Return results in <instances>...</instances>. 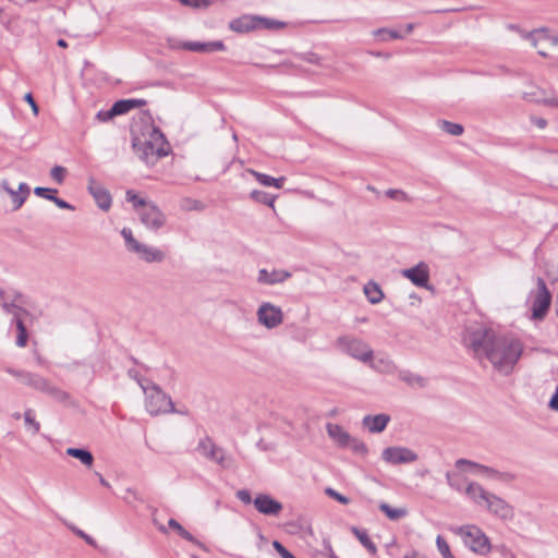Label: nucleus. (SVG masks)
I'll list each match as a JSON object with an SVG mask.
<instances>
[{
    "label": "nucleus",
    "instance_id": "52",
    "mask_svg": "<svg viewBox=\"0 0 558 558\" xmlns=\"http://www.w3.org/2000/svg\"><path fill=\"white\" fill-rule=\"evenodd\" d=\"M348 447L357 453H366L367 452V448H366L365 444L363 441H360V440L353 438V437H352L351 445H349Z\"/></svg>",
    "mask_w": 558,
    "mask_h": 558
},
{
    "label": "nucleus",
    "instance_id": "61",
    "mask_svg": "<svg viewBox=\"0 0 558 558\" xmlns=\"http://www.w3.org/2000/svg\"><path fill=\"white\" fill-rule=\"evenodd\" d=\"M531 121L534 125H536L539 129H544L547 125V121L544 118L532 117Z\"/></svg>",
    "mask_w": 558,
    "mask_h": 558
},
{
    "label": "nucleus",
    "instance_id": "32",
    "mask_svg": "<svg viewBox=\"0 0 558 558\" xmlns=\"http://www.w3.org/2000/svg\"><path fill=\"white\" fill-rule=\"evenodd\" d=\"M379 510L383 511L392 521L400 520L408 514V510L405 508H391L386 502H381L379 505Z\"/></svg>",
    "mask_w": 558,
    "mask_h": 558
},
{
    "label": "nucleus",
    "instance_id": "10",
    "mask_svg": "<svg viewBox=\"0 0 558 558\" xmlns=\"http://www.w3.org/2000/svg\"><path fill=\"white\" fill-rule=\"evenodd\" d=\"M551 302V295L548 291L545 281L542 278L537 279V291L532 301V318L541 320L547 314Z\"/></svg>",
    "mask_w": 558,
    "mask_h": 558
},
{
    "label": "nucleus",
    "instance_id": "39",
    "mask_svg": "<svg viewBox=\"0 0 558 558\" xmlns=\"http://www.w3.org/2000/svg\"><path fill=\"white\" fill-rule=\"evenodd\" d=\"M436 545H437V548H438L439 553L441 554L442 558H454L450 551V547H449L448 543L441 535L437 536Z\"/></svg>",
    "mask_w": 558,
    "mask_h": 558
},
{
    "label": "nucleus",
    "instance_id": "9",
    "mask_svg": "<svg viewBox=\"0 0 558 558\" xmlns=\"http://www.w3.org/2000/svg\"><path fill=\"white\" fill-rule=\"evenodd\" d=\"M195 450L205 459L219 464L222 468L230 465L223 448L215 444L211 437L205 435L198 440Z\"/></svg>",
    "mask_w": 558,
    "mask_h": 558
},
{
    "label": "nucleus",
    "instance_id": "14",
    "mask_svg": "<svg viewBox=\"0 0 558 558\" xmlns=\"http://www.w3.org/2000/svg\"><path fill=\"white\" fill-rule=\"evenodd\" d=\"M87 190L101 210L108 211L110 209L112 197L110 192L101 182L96 180L94 177H88Z\"/></svg>",
    "mask_w": 558,
    "mask_h": 558
},
{
    "label": "nucleus",
    "instance_id": "3",
    "mask_svg": "<svg viewBox=\"0 0 558 558\" xmlns=\"http://www.w3.org/2000/svg\"><path fill=\"white\" fill-rule=\"evenodd\" d=\"M125 198L128 202L132 203L141 222L146 228L159 230L166 225V215L154 202L140 197L133 190L126 191Z\"/></svg>",
    "mask_w": 558,
    "mask_h": 558
},
{
    "label": "nucleus",
    "instance_id": "20",
    "mask_svg": "<svg viewBox=\"0 0 558 558\" xmlns=\"http://www.w3.org/2000/svg\"><path fill=\"white\" fill-rule=\"evenodd\" d=\"M328 436L340 447L347 448L351 445V435L338 424L328 423L326 425Z\"/></svg>",
    "mask_w": 558,
    "mask_h": 558
},
{
    "label": "nucleus",
    "instance_id": "12",
    "mask_svg": "<svg viewBox=\"0 0 558 558\" xmlns=\"http://www.w3.org/2000/svg\"><path fill=\"white\" fill-rule=\"evenodd\" d=\"M486 510L502 521H511L514 518V508L501 497L490 493L484 504Z\"/></svg>",
    "mask_w": 558,
    "mask_h": 558
},
{
    "label": "nucleus",
    "instance_id": "22",
    "mask_svg": "<svg viewBox=\"0 0 558 558\" xmlns=\"http://www.w3.org/2000/svg\"><path fill=\"white\" fill-rule=\"evenodd\" d=\"M390 416L387 414L366 415L363 418V426L369 433H381L388 425Z\"/></svg>",
    "mask_w": 558,
    "mask_h": 558
},
{
    "label": "nucleus",
    "instance_id": "29",
    "mask_svg": "<svg viewBox=\"0 0 558 558\" xmlns=\"http://www.w3.org/2000/svg\"><path fill=\"white\" fill-rule=\"evenodd\" d=\"M364 294L372 304H377L384 299V292L375 281H368L364 286Z\"/></svg>",
    "mask_w": 558,
    "mask_h": 558
},
{
    "label": "nucleus",
    "instance_id": "33",
    "mask_svg": "<svg viewBox=\"0 0 558 558\" xmlns=\"http://www.w3.org/2000/svg\"><path fill=\"white\" fill-rule=\"evenodd\" d=\"M439 128L447 134L452 136H460L464 132V128L460 123L447 121V120H440Z\"/></svg>",
    "mask_w": 558,
    "mask_h": 558
},
{
    "label": "nucleus",
    "instance_id": "63",
    "mask_svg": "<svg viewBox=\"0 0 558 558\" xmlns=\"http://www.w3.org/2000/svg\"><path fill=\"white\" fill-rule=\"evenodd\" d=\"M15 376H16L17 380H26L27 379L28 381H31V384L36 383V380L34 378H29L28 374L16 373Z\"/></svg>",
    "mask_w": 558,
    "mask_h": 558
},
{
    "label": "nucleus",
    "instance_id": "41",
    "mask_svg": "<svg viewBox=\"0 0 558 558\" xmlns=\"http://www.w3.org/2000/svg\"><path fill=\"white\" fill-rule=\"evenodd\" d=\"M66 170L62 166H54L50 170V177L53 181H56L58 184H62L65 178Z\"/></svg>",
    "mask_w": 558,
    "mask_h": 558
},
{
    "label": "nucleus",
    "instance_id": "13",
    "mask_svg": "<svg viewBox=\"0 0 558 558\" xmlns=\"http://www.w3.org/2000/svg\"><path fill=\"white\" fill-rule=\"evenodd\" d=\"M381 458L389 464H405L417 460V454L407 447H387L383 450Z\"/></svg>",
    "mask_w": 558,
    "mask_h": 558
},
{
    "label": "nucleus",
    "instance_id": "48",
    "mask_svg": "<svg viewBox=\"0 0 558 558\" xmlns=\"http://www.w3.org/2000/svg\"><path fill=\"white\" fill-rule=\"evenodd\" d=\"M180 2L183 5L196 9L207 8L210 4V0H180Z\"/></svg>",
    "mask_w": 558,
    "mask_h": 558
},
{
    "label": "nucleus",
    "instance_id": "1",
    "mask_svg": "<svg viewBox=\"0 0 558 558\" xmlns=\"http://www.w3.org/2000/svg\"><path fill=\"white\" fill-rule=\"evenodd\" d=\"M463 341L477 359L486 357L493 367L502 374H510L523 352L522 342L508 335H497L483 326L469 328Z\"/></svg>",
    "mask_w": 558,
    "mask_h": 558
},
{
    "label": "nucleus",
    "instance_id": "56",
    "mask_svg": "<svg viewBox=\"0 0 558 558\" xmlns=\"http://www.w3.org/2000/svg\"><path fill=\"white\" fill-rule=\"evenodd\" d=\"M179 535L184 538L185 541L192 543V544H195L197 546H201V542L194 537L189 531H186L185 529H183V531H181L179 533Z\"/></svg>",
    "mask_w": 558,
    "mask_h": 558
},
{
    "label": "nucleus",
    "instance_id": "49",
    "mask_svg": "<svg viewBox=\"0 0 558 558\" xmlns=\"http://www.w3.org/2000/svg\"><path fill=\"white\" fill-rule=\"evenodd\" d=\"M272 547L281 558H295L279 541H274Z\"/></svg>",
    "mask_w": 558,
    "mask_h": 558
},
{
    "label": "nucleus",
    "instance_id": "2",
    "mask_svg": "<svg viewBox=\"0 0 558 558\" xmlns=\"http://www.w3.org/2000/svg\"><path fill=\"white\" fill-rule=\"evenodd\" d=\"M132 133L133 148L146 163L154 165L158 159L168 155L169 144L158 128L147 124L140 134L136 133L135 129L132 130Z\"/></svg>",
    "mask_w": 558,
    "mask_h": 558
},
{
    "label": "nucleus",
    "instance_id": "44",
    "mask_svg": "<svg viewBox=\"0 0 558 558\" xmlns=\"http://www.w3.org/2000/svg\"><path fill=\"white\" fill-rule=\"evenodd\" d=\"M386 196L391 199L399 201V202H408L409 201V196L405 192H403L401 190H396V189L387 190Z\"/></svg>",
    "mask_w": 558,
    "mask_h": 558
},
{
    "label": "nucleus",
    "instance_id": "54",
    "mask_svg": "<svg viewBox=\"0 0 558 558\" xmlns=\"http://www.w3.org/2000/svg\"><path fill=\"white\" fill-rule=\"evenodd\" d=\"M236 497L244 504L248 505L252 502L251 493L247 489H240L236 492Z\"/></svg>",
    "mask_w": 558,
    "mask_h": 558
},
{
    "label": "nucleus",
    "instance_id": "55",
    "mask_svg": "<svg viewBox=\"0 0 558 558\" xmlns=\"http://www.w3.org/2000/svg\"><path fill=\"white\" fill-rule=\"evenodd\" d=\"M179 535L184 538L185 541L192 543V544H195L197 546H201V542L194 537L189 531H186L185 529H183V531H181L179 533Z\"/></svg>",
    "mask_w": 558,
    "mask_h": 558
},
{
    "label": "nucleus",
    "instance_id": "7",
    "mask_svg": "<svg viewBox=\"0 0 558 558\" xmlns=\"http://www.w3.org/2000/svg\"><path fill=\"white\" fill-rule=\"evenodd\" d=\"M121 235L124 239L128 251L137 255L146 263H160L165 259V253L156 247L138 242L130 228H123Z\"/></svg>",
    "mask_w": 558,
    "mask_h": 558
},
{
    "label": "nucleus",
    "instance_id": "4",
    "mask_svg": "<svg viewBox=\"0 0 558 558\" xmlns=\"http://www.w3.org/2000/svg\"><path fill=\"white\" fill-rule=\"evenodd\" d=\"M453 532L459 535L464 545L473 553L485 556L492 550L490 541L487 535L474 524L458 526Z\"/></svg>",
    "mask_w": 558,
    "mask_h": 558
},
{
    "label": "nucleus",
    "instance_id": "47",
    "mask_svg": "<svg viewBox=\"0 0 558 558\" xmlns=\"http://www.w3.org/2000/svg\"><path fill=\"white\" fill-rule=\"evenodd\" d=\"M399 379L402 380V381H405L408 384H412L414 381H421L422 380V378L418 375H416V374H414V373H412L410 371H400Z\"/></svg>",
    "mask_w": 558,
    "mask_h": 558
},
{
    "label": "nucleus",
    "instance_id": "31",
    "mask_svg": "<svg viewBox=\"0 0 558 558\" xmlns=\"http://www.w3.org/2000/svg\"><path fill=\"white\" fill-rule=\"evenodd\" d=\"M447 484L454 490L462 493L466 487V480L458 472L446 473Z\"/></svg>",
    "mask_w": 558,
    "mask_h": 558
},
{
    "label": "nucleus",
    "instance_id": "16",
    "mask_svg": "<svg viewBox=\"0 0 558 558\" xmlns=\"http://www.w3.org/2000/svg\"><path fill=\"white\" fill-rule=\"evenodd\" d=\"M254 506L259 513L265 515H278L282 511V504L267 494H258L254 499Z\"/></svg>",
    "mask_w": 558,
    "mask_h": 558
},
{
    "label": "nucleus",
    "instance_id": "8",
    "mask_svg": "<svg viewBox=\"0 0 558 558\" xmlns=\"http://www.w3.org/2000/svg\"><path fill=\"white\" fill-rule=\"evenodd\" d=\"M456 466L460 470H462L464 466L470 468L473 472L476 474L483 475L486 478L499 481L502 483H510L514 481L515 475L511 472H501L499 470H496L494 468H490L488 465H484L468 459H458L456 461Z\"/></svg>",
    "mask_w": 558,
    "mask_h": 558
},
{
    "label": "nucleus",
    "instance_id": "21",
    "mask_svg": "<svg viewBox=\"0 0 558 558\" xmlns=\"http://www.w3.org/2000/svg\"><path fill=\"white\" fill-rule=\"evenodd\" d=\"M229 27L235 33H247L258 28L257 16L243 15L230 22Z\"/></svg>",
    "mask_w": 558,
    "mask_h": 558
},
{
    "label": "nucleus",
    "instance_id": "40",
    "mask_svg": "<svg viewBox=\"0 0 558 558\" xmlns=\"http://www.w3.org/2000/svg\"><path fill=\"white\" fill-rule=\"evenodd\" d=\"M523 97L526 100H530V101H535V102L542 104L544 106L558 108V98L557 97H547V98H543V99H533L530 94H524Z\"/></svg>",
    "mask_w": 558,
    "mask_h": 558
},
{
    "label": "nucleus",
    "instance_id": "34",
    "mask_svg": "<svg viewBox=\"0 0 558 558\" xmlns=\"http://www.w3.org/2000/svg\"><path fill=\"white\" fill-rule=\"evenodd\" d=\"M14 322H15L16 329H17L15 343L17 347L24 348V347H26L27 340H28L27 329L24 325L22 317H17V319H15Z\"/></svg>",
    "mask_w": 558,
    "mask_h": 558
},
{
    "label": "nucleus",
    "instance_id": "58",
    "mask_svg": "<svg viewBox=\"0 0 558 558\" xmlns=\"http://www.w3.org/2000/svg\"><path fill=\"white\" fill-rule=\"evenodd\" d=\"M24 100L31 106L34 114H38L39 108H38L37 104L35 102V99L31 93H27L24 96Z\"/></svg>",
    "mask_w": 558,
    "mask_h": 558
},
{
    "label": "nucleus",
    "instance_id": "59",
    "mask_svg": "<svg viewBox=\"0 0 558 558\" xmlns=\"http://www.w3.org/2000/svg\"><path fill=\"white\" fill-rule=\"evenodd\" d=\"M183 202H184L183 207L186 209H201L202 208L201 203L198 201L185 198Z\"/></svg>",
    "mask_w": 558,
    "mask_h": 558
},
{
    "label": "nucleus",
    "instance_id": "24",
    "mask_svg": "<svg viewBox=\"0 0 558 558\" xmlns=\"http://www.w3.org/2000/svg\"><path fill=\"white\" fill-rule=\"evenodd\" d=\"M373 369L378 373L390 374L395 372L396 366L393 362L386 355H376L367 363Z\"/></svg>",
    "mask_w": 558,
    "mask_h": 558
},
{
    "label": "nucleus",
    "instance_id": "6",
    "mask_svg": "<svg viewBox=\"0 0 558 558\" xmlns=\"http://www.w3.org/2000/svg\"><path fill=\"white\" fill-rule=\"evenodd\" d=\"M336 347L342 353L362 362L368 363L373 357V349L371 345L354 336L345 335L341 336L336 340Z\"/></svg>",
    "mask_w": 558,
    "mask_h": 558
},
{
    "label": "nucleus",
    "instance_id": "42",
    "mask_svg": "<svg viewBox=\"0 0 558 558\" xmlns=\"http://www.w3.org/2000/svg\"><path fill=\"white\" fill-rule=\"evenodd\" d=\"M57 192L58 191L56 189H50V187L37 186V187L34 189V193L37 196L46 198V199L51 201V202H52V198H53V196H54V194Z\"/></svg>",
    "mask_w": 558,
    "mask_h": 558
},
{
    "label": "nucleus",
    "instance_id": "35",
    "mask_svg": "<svg viewBox=\"0 0 558 558\" xmlns=\"http://www.w3.org/2000/svg\"><path fill=\"white\" fill-rule=\"evenodd\" d=\"M251 198L254 199L257 203L267 205L271 208L275 207V196L270 195L267 192L254 190L250 194Z\"/></svg>",
    "mask_w": 558,
    "mask_h": 558
},
{
    "label": "nucleus",
    "instance_id": "11",
    "mask_svg": "<svg viewBox=\"0 0 558 558\" xmlns=\"http://www.w3.org/2000/svg\"><path fill=\"white\" fill-rule=\"evenodd\" d=\"M256 316L258 324L267 329L277 328L283 322L282 310L270 302L262 303L256 312Z\"/></svg>",
    "mask_w": 558,
    "mask_h": 558
},
{
    "label": "nucleus",
    "instance_id": "25",
    "mask_svg": "<svg viewBox=\"0 0 558 558\" xmlns=\"http://www.w3.org/2000/svg\"><path fill=\"white\" fill-rule=\"evenodd\" d=\"M41 392L53 399L56 402L69 405L72 403L71 396L59 386H40Z\"/></svg>",
    "mask_w": 558,
    "mask_h": 558
},
{
    "label": "nucleus",
    "instance_id": "62",
    "mask_svg": "<svg viewBox=\"0 0 558 558\" xmlns=\"http://www.w3.org/2000/svg\"><path fill=\"white\" fill-rule=\"evenodd\" d=\"M168 525L169 527H171L172 530H174L178 534L183 531V526L175 520V519H170L168 521Z\"/></svg>",
    "mask_w": 558,
    "mask_h": 558
},
{
    "label": "nucleus",
    "instance_id": "30",
    "mask_svg": "<svg viewBox=\"0 0 558 558\" xmlns=\"http://www.w3.org/2000/svg\"><path fill=\"white\" fill-rule=\"evenodd\" d=\"M353 535L360 541V543L367 549L371 555H376L377 547L368 536L365 530H361L356 526L351 527Z\"/></svg>",
    "mask_w": 558,
    "mask_h": 558
},
{
    "label": "nucleus",
    "instance_id": "43",
    "mask_svg": "<svg viewBox=\"0 0 558 558\" xmlns=\"http://www.w3.org/2000/svg\"><path fill=\"white\" fill-rule=\"evenodd\" d=\"M254 177L255 179L258 181V183H260L262 185H265V186H272V184L275 183V178L268 175V174H265V173H260V172H257L255 170H251L250 171Z\"/></svg>",
    "mask_w": 558,
    "mask_h": 558
},
{
    "label": "nucleus",
    "instance_id": "45",
    "mask_svg": "<svg viewBox=\"0 0 558 558\" xmlns=\"http://www.w3.org/2000/svg\"><path fill=\"white\" fill-rule=\"evenodd\" d=\"M375 34L376 35H381L383 36V40L400 39V38H402V35L399 32L392 31V29H387V28H379V29L376 31Z\"/></svg>",
    "mask_w": 558,
    "mask_h": 558
},
{
    "label": "nucleus",
    "instance_id": "50",
    "mask_svg": "<svg viewBox=\"0 0 558 558\" xmlns=\"http://www.w3.org/2000/svg\"><path fill=\"white\" fill-rule=\"evenodd\" d=\"M114 117H117V116H116L112 107L109 110H100L96 114V119L99 120L100 122H108L109 120H111Z\"/></svg>",
    "mask_w": 558,
    "mask_h": 558
},
{
    "label": "nucleus",
    "instance_id": "37",
    "mask_svg": "<svg viewBox=\"0 0 558 558\" xmlns=\"http://www.w3.org/2000/svg\"><path fill=\"white\" fill-rule=\"evenodd\" d=\"M24 422L27 429L32 432V435L38 434L40 429V424L35 420V413L32 409H27L24 412Z\"/></svg>",
    "mask_w": 558,
    "mask_h": 558
},
{
    "label": "nucleus",
    "instance_id": "53",
    "mask_svg": "<svg viewBox=\"0 0 558 558\" xmlns=\"http://www.w3.org/2000/svg\"><path fill=\"white\" fill-rule=\"evenodd\" d=\"M70 529L81 538H83L87 544L95 546L96 542L95 539L87 535L84 531L80 530L78 527L71 525Z\"/></svg>",
    "mask_w": 558,
    "mask_h": 558
},
{
    "label": "nucleus",
    "instance_id": "18",
    "mask_svg": "<svg viewBox=\"0 0 558 558\" xmlns=\"http://www.w3.org/2000/svg\"><path fill=\"white\" fill-rule=\"evenodd\" d=\"M184 50L194 51V52H203L210 53L215 51H223L226 46L221 40L208 41V43H199V41H184L180 46Z\"/></svg>",
    "mask_w": 558,
    "mask_h": 558
},
{
    "label": "nucleus",
    "instance_id": "26",
    "mask_svg": "<svg viewBox=\"0 0 558 558\" xmlns=\"http://www.w3.org/2000/svg\"><path fill=\"white\" fill-rule=\"evenodd\" d=\"M146 105L145 99H122L116 101L112 106L116 116L128 113L134 108H140Z\"/></svg>",
    "mask_w": 558,
    "mask_h": 558
},
{
    "label": "nucleus",
    "instance_id": "28",
    "mask_svg": "<svg viewBox=\"0 0 558 558\" xmlns=\"http://www.w3.org/2000/svg\"><path fill=\"white\" fill-rule=\"evenodd\" d=\"M66 454L75 458L81 461L82 464H84L87 468H90L94 463V456L93 453L84 448H73L70 447L66 449Z\"/></svg>",
    "mask_w": 558,
    "mask_h": 558
},
{
    "label": "nucleus",
    "instance_id": "51",
    "mask_svg": "<svg viewBox=\"0 0 558 558\" xmlns=\"http://www.w3.org/2000/svg\"><path fill=\"white\" fill-rule=\"evenodd\" d=\"M128 374L129 378L136 381L137 384H142V381L146 380L138 367L130 368Z\"/></svg>",
    "mask_w": 558,
    "mask_h": 558
},
{
    "label": "nucleus",
    "instance_id": "36",
    "mask_svg": "<svg viewBox=\"0 0 558 558\" xmlns=\"http://www.w3.org/2000/svg\"><path fill=\"white\" fill-rule=\"evenodd\" d=\"M5 313L12 314L14 320L17 319V317H21L22 314H25L26 311L22 307L17 306L14 303V300L10 298V295L5 299V301L0 306Z\"/></svg>",
    "mask_w": 558,
    "mask_h": 558
},
{
    "label": "nucleus",
    "instance_id": "38",
    "mask_svg": "<svg viewBox=\"0 0 558 558\" xmlns=\"http://www.w3.org/2000/svg\"><path fill=\"white\" fill-rule=\"evenodd\" d=\"M257 20H258V28L279 29V28L284 27V25H286V23H283V22L270 20V19H266V17L257 16Z\"/></svg>",
    "mask_w": 558,
    "mask_h": 558
},
{
    "label": "nucleus",
    "instance_id": "17",
    "mask_svg": "<svg viewBox=\"0 0 558 558\" xmlns=\"http://www.w3.org/2000/svg\"><path fill=\"white\" fill-rule=\"evenodd\" d=\"M402 276L409 279L413 284L425 288L429 281V268L424 262L416 266L402 270Z\"/></svg>",
    "mask_w": 558,
    "mask_h": 558
},
{
    "label": "nucleus",
    "instance_id": "19",
    "mask_svg": "<svg viewBox=\"0 0 558 558\" xmlns=\"http://www.w3.org/2000/svg\"><path fill=\"white\" fill-rule=\"evenodd\" d=\"M291 277V274L287 270H271L263 268L258 271L257 281L262 284H276L286 281Z\"/></svg>",
    "mask_w": 558,
    "mask_h": 558
},
{
    "label": "nucleus",
    "instance_id": "27",
    "mask_svg": "<svg viewBox=\"0 0 558 558\" xmlns=\"http://www.w3.org/2000/svg\"><path fill=\"white\" fill-rule=\"evenodd\" d=\"M529 38L535 48H538L542 44L558 45V33L550 35L545 31H536L531 33Z\"/></svg>",
    "mask_w": 558,
    "mask_h": 558
},
{
    "label": "nucleus",
    "instance_id": "5",
    "mask_svg": "<svg viewBox=\"0 0 558 558\" xmlns=\"http://www.w3.org/2000/svg\"><path fill=\"white\" fill-rule=\"evenodd\" d=\"M145 396V408L151 415L174 412L171 397L160 386H141Z\"/></svg>",
    "mask_w": 558,
    "mask_h": 558
},
{
    "label": "nucleus",
    "instance_id": "23",
    "mask_svg": "<svg viewBox=\"0 0 558 558\" xmlns=\"http://www.w3.org/2000/svg\"><path fill=\"white\" fill-rule=\"evenodd\" d=\"M465 495L476 505L484 506L488 496L490 495L481 484L477 482L468 483L465 489Z\"/></svg>",
    "mask_w": 558,
    "mask_h": 558
},
{
    "label": "nucleus",
    "instance_id": "60",
    "mask_svg": "<svg viewBox=\"0 0 558 558\" xmlns=\"http://www.w3.org/2000/svg\"><path fill=\"white\" fill-rule=\"evenodd\" d=\"M548 408L553 411L558 412V386H557L555 393L551 396V398L548 402Z\"/></svg>",
    "mask_w": 558,
    "mask_h": 558
},
{
    "label": "nucleus",
    "instance_id": "46",
    "mask_svg": "<svg viewBox=\"0 0 558 558\" xmlns=\"http://www.w3.org/2000/svg\"><path fill=\"white\" fill-rule=\"evenodd\" d=\"M325 493H326L327 496H329L330 498L336 499L338 502H340L342 505H348L350 502V499L348 497H345L344 495L338 493L333 488L328 487V488L325 489Z\"/></svg>",
    "mask_w": 558,
    "mask_h": 558
},
{
    "label": "nucleus",
    "instance_id": "15",
    "mask_svg": "<svg viewBox=\"0 0 558 558\" xmlns=\"http://www.w3.org/2000/svg\"><path fill=\"white\" fill-rule=\"evenodd\" d=\"M0 186L10 195L13 210L20 209L31 194V187L25 182L20 183L17 190L11 187L8 180H2Z\"/></svg>",
    "mask_w": 558,
    "mask_h": 558
},
{
    "label": "nucleus",
    "instance_id": "64",
    "mask_svg": "<svg viewBox=\"0 0 558 558\" xmlns=\"http://www.w3.org/2000/svg\"><path fill=\"white\" fill-rule=\"evenodd\" d=\"M284 181H286L284 177L275 178V183L272 184V186H275L277 189H281L283 186Z\"/></svg>",
    "mask_w": 558,
    "mask_h": 558
},
{
    "label": "nucleus",
    "instance_id": "57",
    "mask_svg": "<svg viewBox=\"0 0 558 558\" xmlns=\"http://www.w3.org/2000/svg\"><path fill=\"white\" fill-rule=\"evenodd\" d=\"M52 202L61 209L74 210V207L70 203L57 197L56 195L53 196Z\"/></svg>",
    "mask_w": 558,
    "mask_h": 558
}]
</instances>
